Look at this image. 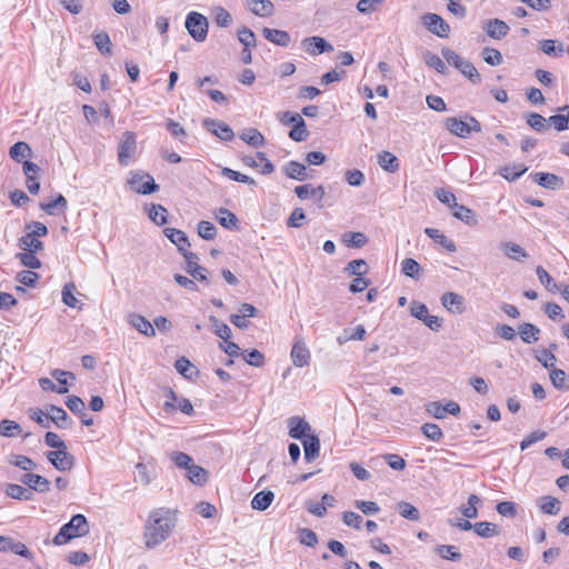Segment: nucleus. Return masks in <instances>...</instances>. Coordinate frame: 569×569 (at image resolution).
I'll list each match as a JSON object with an SVG mask.
<instances>
[{"label": "nucleus", "instance_id": "obj_1", "mask_svg": "<svg viewBox=\"0 0 569 569\" xmlns=\"http://www.w3.org/2000/svg\"><path fill=\"white\" fill-rule=\"evenodd\" d=\"M177 511L170 508H157L150 511L146 521L143 539L148 549H153L167 540L177 525Z\"/></svg>", "mask_w": 569, "mask_h": 569}, {"label": "nucleus", "instance_id": "obj_2", "mask_svg": "<svg viewBox=\"0 0 569 569\" xmlns=\"http://www.w3.org/2000/svg\"><path fill=\"white\" fill-rule=\"evenodd\" d=\"M89 530L90 527L87 518L81 513L74 515L69 522L60 528L59 532L53 538V543L56 546L66 545L74 538L88 535Z\"/></svg>", "mask_w": 569, "mask_h": 569}, {"label": "nucleus", "instance_id": "obj_3", "mask_svg": "<svg viewBox=\"0 0 569 569\" xmlns=\"http://www.w3.org/2000/svg\"><path fill=\"white\" fill-rule=\"evenodd\" d=\"M463 119H459L456 117L447 118L446 120V129L459 137V138H467L472 132H480L481 131V124L480 122L472 116L465 114Z\"/></svg>", "mask_w": 569, "mask_h": 569}, {"label": "nucleus", "instance_id": "obj_4", "mask_svg": "<svg viewBox=\"0 0 569 569\" xmlns=\"http://www.w3.org/2000/svg\"><path fill=\"white\" fill-rule=\"evenodd\" d=\"M186 28L196 41H204L208 34V20L203 14L192 11L186 18Z\"/></svg>", "mask_w": 569, "mask_h": 569}, {"label": "nucleus", "instance_id": "obj_5", "mask_svg": "<svg viewBox=\"0 0 569 569\" xmlns=\"http://www.w3.org/2000/svg\"><path fill=\"white\" fill-rule=\"evenodd\" d=\"M128 184L134 192L140 194H150L159 190L154 179L149 173L141 171L132 172L128 179Z\"/></svg>", "mask_w": 569, "mask_h": 569}, {"label": "nucleus", "instance_id": "obj_6", "mask_svg": "<svg viewBox=\"0 0 569 569\" xmlns=\"http://www.w3.org/2000/svg\"><path fill=\"white\" fill-rule=\"evenodd\" d=\"M410 313L416 319L422 321L432 331H439L442 327V319L429 315L428 307L422 302L412 301L410 303Z\"/></svg>", "mask_w": 569, "mask_h": 569}, {"label": "nucleus", "instance_id": "obj_7", "mask_svg": "<svg viewBox=\"0 0 569 569\" xmlns=\"http://www.w3.org/2000/svg\"><path fill=\"white\" fill-rule=\"evenodd\" d=\"M137 140L136 134L131 131H126L122 134L118 148V161L121 166H128L129 159L136 153Z\"/></svg>", "mask_w": 569, "mask_h": 569}, {"label": "nucleus", "instance_id": "obj_8", "mask_svg": "<svg viewBox=\"0 0 569 569\" xmlns=\"http://www.w3.org/2000/svg\"><path fill=\"white\" fill-rule=\"evenodd\" d=\"M423 27L439 38H448L449 24L437 13H426L421 18Z\"/></svg>", "mask_w": 569, "mask_h": 569}, {"label": "nucleus", "instance_id": "obj_9", "mask_svg": "<svg viewBox=\"0 0 569 569\" xmlns=\"http://www.w3.org/2000/svg\"><path fill=\"white\" fill-rule=\"evenodd\" d=\"M49 462L59 471L71 470L74 466V457L64 450L48 451L46 453Z\"/></svg>", "mask_w": 569, "mask_h": 569}, {"label": "nucleus", "instance_id": "obj_10", "mask_svg": "<svg viewBox=\"0 0 569 569\" xmlns=\"http://www.w3.org/2000/svg\"><path fill=\"white\" fill-rule=\"evenodd\" d=\"M183 258L186 259L187 267L186 271L194 279L206 284H209L207 277V269L198 264V254L193 252H186Z\"/></svg>", "mask_w": 569, "mask_h": 569}, {"label": "nucleus", "instance_id": "obj_11", "mask_svg": "<svg viewBox=\"0 0 569 569\" xmlns=\"http://www.w3.org/2000/svg\"><path fill=\"white\" fill-rule=\"evenodd\" d=\"M302 46L306 52L311 56L333 51V46L329 43L325 38L318 36L305 38Z\"/></svg>", "mask_w": 569, "mask_h": 569}, {"label": "nucleus", "instance_id": "obj_12", "mask_svg": "<svg viewBox=\"0 0 569 569\" xmlns=\"http://www.w3.org/2000/svg\"><path fill=\"white\" fill-rule=\"evenodd\" d=\"M291 360L296 367H306L310 362V351L302 338H297L291 349Z\"/></svg>", "mask_w": 569, "mask_h": 569}, {"label": "nucleus", "instance_id": "obj_13", "mask_svg": "<svg viewBox=\"0 0 569 569\" xmlns=\"http://www.w3.org/2000/svg\"><path fill=\"white\" fill-rule=\"evenodd\" d=\"M203 127L223 141H230L234 137L232 129L220 120L204 119Z\"/></svg>", "mask_w": 569, "mask_h": 569}, {"label": "nucleus", "instance_id": "obj_14", "mask_svg": "<svg viewBox=\"0 0 569 569\" xmlns=\"http://www.w3.org/2000/svg\"><path fill=\"white\" fill-rule=\"evenodd\" d=\"M482 29L486 34L493 40H501L510 30L509 26L498 18L487 20L483 23Z\"/></svg>", "mask_w": 569, "mask_h": 569}, {"label": "nucleus", "instance_id": "obj_15", "mask_svg": "<svg viewBox=\"0 0 569 569\" xmlns=\"http://www.w3.org/2000/svg\"><path fill=\"white\" fill-rule=\"evenodd\" d=\"M289 436L293 439L302 441L311 436V426L298 416H293L289 419Z\"/></svg>", "mask_w": 569, "mask_h": 569}, {"label": "nucleus", "instance_id": "obj_16", "mask_svg": "<svg viewBox=\"0 0 569 569\" xmlns=\"http://www.w3.org/2000/svg\"><path fill=\"white\" fill-rule=\"evenodd\" d=\"M0 551L3 552H12L19 556H22L27 559L32 558V553L27 548V546L20 541H16L10 537H2L0 536Z\"/></svg>", "mask_w": 569, "mask_h": 569}, {"label": "nucleus", "instance_id": "obj_17", "mask_svg": "<svg viewBox=\"0 0 569 569\" xmlns=\"http://www.w3.org/2000/svg\"><path fill=\"white\" fill-rule=\"evenodd\" d=\"M21 482L28 487V489L38 491V492H47L50 490V482L47 478L36 475V473H24L21 477Z\"/></svg>", "mask_w": 569, "mask_h": 569}, {"label": "nucleus", "instance_id": "obj_18", "mask_svg": "<svg viewBox=\"0 0 569 569\" xmlns=\"http://www.w3.org/2000/svg\"><path fill=\"white\" fill-rule=\"evenodd\" d=\"M532 179L536 183L549 190H558L563 184L561 177L548 172H536L532 174Z\"/></svg>", "mask_w": 569, "mask_h": 569}, {"label": "nucleus", "instance_id": "obj_19", "mask_svg": "<svg viewBox=\"0 0 569 569\" xmlns=\"http://www.w3.org/2000/svg\"><path fill=\"white\" fill-rule=\"evenodd\" d=\"M163 232L166 237L177 246L182 256H184L186 252H189L188 248L190 247V242L186 232L176 228H166Z\"/></svg>", "mask_w": 569, "mask_h": 569}, {"label": "nucleus", "instance_id": "obj_20", "mask_svg": "<svg viewBox=\"0 0 569 569\" xmlns=\"http://www.w3.org/2000/svg\"><path fill=\"white\" fill-rule=\"evenodd\" d=\"M129 323L140 333L147 337H154L156 330L151 322L141 315L132 313L129 316Z\"/></svg>", "mask_w": 569, "mask_h": 569}, {"label": "nucleus", "instance_id": "obj_21", "mask_svg": "<svg viewBox=\"0 0 569 569\" xmlns=\"http://www.w3.org/2000/svg\"><path fill=\"white\" fill-rule=\"evenodd\" d=\"M47 410L49 412L50 421L54 422L58 428L66 429L71 426V420L68 413L61 407L50 405Z\"/></svg>", "mask_w": 569, "mask_h": 569}, {"label": "nucleus", "instance_id": "obj_22", "mask_svg": "<svg viewBox=\"0 0 569 569\" xmlns=\"http://www.w3.org/2000/svg\"><path fill=\"white\" fill-rule=\"evenodd\" d=\"M463 301H465L463 297L456 292H446L441 297L442 306L447 310L455 311L457 313L463 312V310H465Z\"/></svg>", "mask_w": 569, "mask_h": 569}, {"label": "nucleus", "instance_id": "obj_23", "mask_svg": "<svg viewBox=\"0 0 569 569\" xmlns=\"http://www.w3.org/2000/svg\"><path fill=\"white\" fill-rule=\"evenodd\" d=\"M262 33L267 40L280 47H288L291 42L290 34L283 30L264 28Z\"/></svg>", "mask_w": 569, "mask_h": 569}, {"label": "nucleus", "instance_id": "obj_24", "mask_svg": "<svg viewBox=\"0 0 569 569\" xmlns=\"http://www.w3.org/2000/svg\"><path fill=\"white\" fill-rule=\"evenodd\" d=\"M284 174L298 181H305L308 179L307 168L305 164L291 160L283 167Z\"/></svg>", "mask_w": 569, "mask_h": 569}, {"label": "nucleus", "instance_id": "obj_25", "mask_svg": "<svg viewBox=\"0 0 569 569\" xmlns=\"http://www.w3.org/2000/svg\"><path fill=\"white\" fill-rule=\"evenodd\" d=\"M40 208L50 216H57L63 213L67 210L68 201L64 196L58 194L54 200L40 203Z\"/></svg>", "mask_w": 569, "mask_h": 569}, {"label": "nucleus", "instance_id": "obj_26", "mask_svg": "<svg viewBox=\"0 0 569 569\" xmlns=\"http://www.w3.org/2000/svg\"><path fill=\"white\" fill-rule=\"evenodd\" d=\"M425 233L429 238H431L435 242L442 246L447 251H449V252L457 251L456 243L451 239L447 238L440 230L435 229V228H426Z\"/></svg>", "mask_w": 569, "mask_h": 569}, {"label": "nucleus", "instance_id": "obj_27", "mask_svg": "<svg viewBox=\"0 0 569 569\" xmlns=\"http://www.w3.org/2000/svg\"><path fill=\"white\" fill-rule=\"evenodd\" d=\"M518 332L525 343L531 345L539 340L540 329L530 322L521 323L518 327Z\"/></svg>", "mask_w": 569, "mask_h": 569}, {"label": "nucleus", "instance_id": "obj_28", "mask_svg": "<svg viewBox=\"0 0 569 569\" xmlns=\"http://www.w3.org/2000/svg\"><path fill=\"white\" fill-rule=\"evenodd\" d=\"M303 449H305V459L307 462L313 461L320 451V440L316 435H311L307 437V439L302 440Z\"/></svg>", "mask_w": 569, "mask_h": 569}, {"label": "nucleus", "instance_id": "obj_29", "mask_svg": "<svg viewBox=\"0 0 569 569\" xmlns=\"http://www.w3.org/2000/svg\"><path fill=\"white\" fill-rule=\"evenodd\" d=\"M379 166L387 172L395 173L399 170V159L389 151H381L378 154Z\"/></svg>", "mask_w": 569, "mask_h": 569}, {"label": "nucleus", "instance_id": "obj_30", "mask_svg": "<svg viewBox=\"0 0 569 569\" xmlns=\"http://www.w3.org/2000/svg\"><path fill=\"white\" fill-rule=\"evenodd\" d=\"M248 7L252 13L259 17H270L274 10L270 0H248Z\"/></svg>", "mask_w": 569, "mask_h": 569}, {"label": "nucleus", "instance_id": "obj_31", "mask_svg": "<svg viewBox=\"0 0 569 569\" xmlns=\"http://www.w3.org/2000/svg\"><path fill=\"white\" fill-rule=\"evenodd\" d=\"M18 247L22 251L39 252L43 249V242L26 231V234L18 239Z\"/></svg>", "mask_w": 569, "mask_h": 569}, {"label": "nucleus", "instance_id": "obj_32", "mask_svg": "<svg viewBox=\"0 0 569 569\" xmlns=\"http://www.w3.org/2000/svg\"><path fill=\"white\" fill-rule=\"evenodd\" d=\"M500 248L505 251L506 256L511 260L521 261L528 258L527 251L515 242L505 241L500 243Z\"/></svg>", "mask_w": 569, "mask_h": 569}, {"label": "nucleus", "instance_id": "obj_33", "mask_svg": "<svg viewBox=\"0 0 569 569\" xmlns=\"http://www.w3.org/2000/svg\"><path fill=\"white\" fill-rule=\"evenodd\" d=\"M274 499V493L270 490H263L254 495L251 500V507L254 510L263 511L268 509Z\"/></svg>", "mask_w": 569, "mask_h": 569}, {"label": "nucleus", "instance_id": "obj_34", "mask_svg": "<svg viewBox=\"0 0 569 569\" xmlns=\"http://www.w3.org/2000/svg\"><path fill=\"white\" fill-rule=\"evenodd\" d=\"M452 214L455 218L463 221L468 226H476L478 223L475 212L462 204L455 203Z\"/></svg>", "mask_w": 569, "mask_h": 569}, {"label": "nucleus", "instance_id": "obj_35", "mask_svg": "<svg viewBox=\"0 0 569 569\" xmlns=\"http://www.w3.org/2000/svg\"><path fill=\"white\" fill-rule=\"evenodd\" d=\"M9 154L14 161L22 162L24 159L31 157L32 150L27 142L19 141L10 148Z\"/></svg>", "mask_w": 569, "mask_h": 569}, {"label": "nucleus", "instance_id": "obj_36", "mask_svg": "<svg viewBox=\"0 0 569 569\" xmlns=\"http://www.w3.org/2000/svg\"><path fill=\"white\" fill-rule=\"evenodd\" d=\"M342 242L352 248H362L368 242V237L363 232H346L341 237Z\"/></svg>", "mask_w": 569, "mask_h": 569}, {"label": "nucleus", "instance_id": "obj_37", "mask_svg": "<svg viewBox=\"0 0 569 569\" xmlns=\"http://www.w3.org/2000/svg\"><path fill=\"white\" fill-rule=\"evenodd\" d=\"M239 137L246 143L254 148L262 147L266 143L264 137L254 128L243 131Z\"/></svg>", "mask_w": 569, "mask_h": 569}, {"label": "nucleus", "instance_id": "obj_38", "mask_svg": "<svg viewBox=\"0 0 569 569\" xmlns=\"http://www.w3.org/2000/svg\"><path fill=\"white\" fill-rule=\"evenodd\" d=\"M6 495L18 500H30L32 498V492L28 488L16 483L7 485Z\"/></svg>", "mask_w": 569, "mask_h": 569}, {"label": "nucleus", "instance_id": "obj_39", "mask_svg": "<svg viewBox=\"0 0 569 569\" xmlns=\"http://www.w3.org/2000/svg\"><path fill=\"white\" fill-rule=\"evenodd\" d=\"M188 470V479L194 483V485H198V486H202L207 482L208 480V472L204 468L198 466V465H193L191 463L190 467L187 469Z\"/></svg>", "mask_w": 569, "mask_h": 569}, {"label": "nucleus", "instance_id": "obj_40", "mask_svg": "<svg viewBox=\"0 0 569 569\" xmlns=\"http://www.w3.org/2000/svg\"><path fill=\"white\" fill-rule=\"evenodd\" d=\"M216 218L222 227L229 230L237 228L238 219L236 214L226 208L218 209Z\"/></svg>", "mask_w": 569, "mask_h": 569}, {"label": "nucleus", "instance_id": "obj_41", "mask_svg": "<svg viewBox=\"0 0 569 569\" xmlns=\"http://www.w3.org/2000/svg\"><path fill=\"white\" fill-rule=\"evenodd\" d=\"M176 370L187 379H192L198 375L196 367L184 357H181L174 362Z\"/></svg>", "mask_w": 569, "mask_h": 569}, {"label": "nucleus", "instance_id": "obj_42", "mask_svg": "<svg viewBox=\"0 0 569 569\" xmlns=\"http://www.w3.org/2000/svg\"><path fill=\"white\" fill-rule=\"evenodd\" d=\"M551 383L555 388L559 390H567L569 389V381L567 373L558 368H552V370L549 371Z\"/></svg>", "mask_w": 569, "mask_h": 569}, {"label": "nucleus", "instance_id": "obj_43", "mask_svg": "<svg viewBox=\"0 0 569 569\" xmlns=\"http://www.w3.org/2000/svg\"><path fill=\"white\" fill-rule=\"evenodd\" d=\"M397 510L402 518L410 521H418L420 519L419 510L410 502L400 501L397 505Z\"/></svg>", "mask_w": 569, "mask_h": 569}, {"label": "nucleus", "instance_id": "obj_44", "mask_svg": "<svg viewBox=\"0 0 569 569\" xmlns=\"http://www.w3.org/2000/svg\"><path fill=\"white\" fill-rule=\"evenodd\" d=\"M473 530L479 537L482 538H491L499 533L497 525L488 521H480L473 523Z\"/></svg>", "mask_w": 569, "mask_h": 569}, {"label": "nucleus", "instance_id": "obj_45", "mask_svg": "<svg viewBox=\"0 0 569 569\" xmlns=\"http://www.w3.org/2000/svg\"><path fill=\"white\" fill-rule=\"evenodd\" d=\"M402 272L412 279H419L422 274V269L420 264L412 258H406L401 262Z\"/></svg>", "mask_w": 569, "mask_h": 569}, {"label": "nucleus", "instance_id": "obj_46", "mask_svg": "<svg viewBox=\"0 0 569 569\" xmlns=\"http://www.w3.org/2000/svg\"><path fill=\"white\" fill-rule=\"evenodd\" d=\"M423 60L428 67L435 69L437 72L441 74H446L448 72L446 63L438 54L427 51L423 56Z\"/></svg>", "mask_w": 569, "mask_h": 569}, {"label": "nucleus", "instance_id": "obj_47", "mask_svg": "<svg viewBox=\"0 0 569 569\" xmlns=\"http://www.w3.org/2000/svg\"><path fill=\"white\" fill-rule=\"evenodd\" d=\"M167 216H168V211L161 204H151V207H150V209L148 211V217L157 226L166 224L167 223Z\"/></svg>", "mask_w": 569, "mask_h": 569}, {"label": "nucleus", "instance_id": "obj_48", "mask_svg": "<svg viewBox=\"0 0 569 569\" xmlns=\"http://www.w3.org/2000/svg\"><path fill=\"white\" fill-rule=\"evenodd\" d=\"M528 170L527 167L522 164H513V166H506L500 169V174L508 181H516L519 179L526 171Z\"/></svg>", "mask_w": 569, "mask_h": 569}, {"label": "nucleus", "instance_id": "obj_49", "mask_svg": "<svg viewBox=\"0 0 569 569\" xmlns=\"http://www.w3.org/2000/svg\"><path fill=\"white\" fill-rule=\"evenodd\" d=\"M22 432L21 426L9 419H3L0 421V435L3 437H17Z\"/></svg>", "mask_w": 569, "mask_h": 569}, {"label": "nucleus", "instance_id": "obj_50", "mask_svg": "<svg viewBox=\"0 0 569 569\" xmlns=\"http://www.w3.org/2000/svg\"><path fill=\"white\" fill-rule=\"evenodd\" d=\"M526 119L527 123L537 132H543L549 128L548 120L539 113L530 112Z\"/></svg>", "mask_w": 569, "mask_h": 569}, {"label": "nucleus", "instance_id": "obj_51", "mask_svg": "<svg viewBox=\"0 0 569 569\" xmlns=\"http://www.w3.org/2000/svg\"><path fill=\"white\" fill-rule=\"evenodd\" d=\"M369 267L363 259L351 260L346 267L345 271L349 276H363L368 272Z\"/></svg>", "mask_w": 569, "mask_h": 569}, {"label": "nucleus", "instance_id": "obj_52", "mask_svg": "<svg viewBox=\"0 0 569 569\" xmlns=\"http://www.w3.org/2000/svg\"><path fill=\"white\" fill-rule=\"evenodd\" d=\"M540 509L547 515H557L560 511V501L551 496L540 498Z\"/></svg>", "mask_w": 569, "mask_h": 569}, {"label": "nucleus", "instance_id": "obj_53", "mask_svg": "<svg viewBox=\"0 0 569 569\" xmlns=\"http://www.w3.org/2000/svg\"><path fill=\"white\" fill-rule=\"evenodd\" d=\"M436 552L446 560L459 561L462 558V555L451 545L437 546Z\"/></svg>", "mask_w": 569, "mask_h": 569}, {"label": "nucleus", "instance_id": "obj_54", "mask_svg": "<svg viewBox=\"0 0 569 569\" xmlns=\"http://www.w3.org/2000/svg\"><path fill=\"white\" fill-rule=\"evenodd\" d=\"M221 174L230 180H233V181H237V182H242V183H247V184H250V186H256L257 182L254 179H252L251 177L247 176V174H243L239 171H236V170H232L230 168H222L221 170Z\"/></svg>", "mask_w": 569, "mask_h": 569}, {"label": "nucleus", "instance_id": "obj_55", "mask_svg": "<svg viewBox=\"0 0 569 569\" xmlns=\"http://www.w3.org/2000/svg\"><path fill=\"white\" fill-rule=\"evenodd\" d=\"M308 136L309 131L307 130L303 118L293 124L292 129L289 131V138L297 142L305 141Z\"/></svg>", "mask_w": 569, "mask_h": 569}, {"label": "nucleus", "instance_id": "obj_56", "mask_svg": "<svg viewBox=\"0 0 569 569\" xmlns=\"http://www.w3.org/2000/svg\"><path fill=\"white\" fill-rule=\"evenodd\" d=\"M212 17L217 26L221 28H227L232 23L231 14L222 7L213 8Z\"/></svg>", "mask_w": 569, "mask_h": 569}, {"label": "nucleus", "instance_id": "obj_57", "mask_svg": "<svg viewBox=\"0 0 569 569\" xmlns=\"http://www.w3.org/2000/svg\"><path fill=\"white\" fill-rule=\"evenodd\" d=\"M421 432L431 441H440L443 438L441 428L431 422H426L421 426Z\"/></svg>", "mask_w": 569, "mask_h": 569}, {"label": "nucleus", "instance_id": "obj_58", "mask_svg": "<svg viewBox=\"0 0 569 569\" xmlns=\"http://www.w3.org/2000/svg\"><path fill=\"white\" fill-rule=\"evenodd\" d=\"M238 40L243 48L251 49L257 47L256 34L247 27H243L238 31Z\"/></svg>", "mask_w": 569, "mask_h": 569}, {"label": "nucleus", "instance_id": "obj_59", "mask_svg": "<svg viewBox=\"0 0 569 569\" xmlns=\"http://www.w3.org/2000/svg\"><path fill=\"white\" fill-rule=\"evenodd\" d=\"M482 59L490 66H499L502 63V54L499 50L495 48L486 47L481 51Z\"/></svg>", "mask_w": 569, "mask_h": 569}, {"label": "nucleus", "instance_id": "obj_60", "mask_svg": "<svg viewBox=\"0 0 569 569\" xmlns=\"http://www.w3.org/2000/svg\"><path fill=\"white\" fill-rule=\"evenodd\" d=\"M93 41L101 53H111L112 43L107 32H99L93 34Z\"/></svg>", "mask_w": 569, "mask_h": 569}, {"label": "nucleus", "instance_id": "obj_61", "mask_svg": "<svg viewBox=\"0 0 569 569\" xmlns=\"http://www.w3.org/2000/svg\"><path fill=\"white\" fill-rule=\"evenodd\" d=\"M458 70L472 83H479L481 81L480 73L478 72L476 67L468 60H465L462 66Z\"/></svg>", "mask_w": 569, "mask_h": 569}, {"label": "nucleus", "instance_id": "obj_62", "mask_svg": "<svg viewBox=\"0 0 569 569\" xmlns=\"http://www.w3.org/2000/svg\"><path fill=\"white\" fill-rule=\"evenodd\" d=\"M36 252L23 251L17 254V258L20 260L21 264L30 268V269H39L41 267V261L34 256Z\"/></svg>", "mask_w": 569, "mask_h": 569}, {"label": "nucleus", "instance_id": "obj_63", "mask_svg": "<svg viewBox=\"0 0 569 569\" xmlns=\"http://www.w3.org/2000/svg\"><path fill=\"white\" fill-rule=\"evenodd\" d=\"M76 289L73 282H68L62 288V301L68 307L74 308L78 303V299L74 296Z\"/></svg>", "mask_w": 569, "mask_h": 569}, {"label": "nucleus", "instance_id": "obj_64", "mask_svg": "<svg viewBox=\"0 0 569 569\" xmlns=\"http://www.w3.org/2000/svg\"><path fill=\"white\" fill-rule=\"evenodd\" d=\"M217 228L210 221L202 220L198 223V234L204 240H213L216 238Z\"/></svg>", "mask_w": 569, "mask_h": 569}]
</instances>
